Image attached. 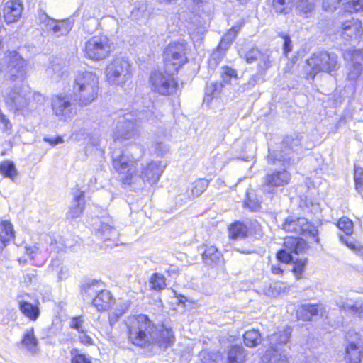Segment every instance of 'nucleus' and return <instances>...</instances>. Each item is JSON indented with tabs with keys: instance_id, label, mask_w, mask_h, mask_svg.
<instances>
[{
	"instance_id": "774afa93",
	"label": "nucleus",
	"mask_w": 363,
	"mask_h": 363,
	"mask_svg": "<svg viewBox=\"0 0 363 363\" xmlns=\"http://www.w3.org/2000/svg\"><path fill=\"white\" fill-rule=\"evenodd\" d=\"M44 140L48 142L50 145L52 146H55L58 144H61L63 143V138L60 136H57L56 138L53 139V138H44Z\"/></svg>"
},
{
	"instance_id": "de8ad7c7",
	"label": "nucleus",
	"mask_w": 363,
	"mask_h": 363,
	"mask_svg": "<svg viewBox=\"0 0 363 363\" xmlns=\"http://www.w3.org/2000/svg\"><path fill=\"white\" fill-rule=\"evenodd\" d=\"M208 186V181L206 179H199L192 183L191 194L198 197L203 194Z\"/></svg>"
},
{
	"instance_id": "a211bd4d",
	"label": "nucleus",
	"mask_w": 363,
	"mask_h": 363,
	"mask_svg": "<svg viewBox=\"0 0 363 363\" xmlns=\"http://www.w3.org/2000/svg\"><path fill=\"white\" fill-rule=\"evenodd\" d=\"M337 62V56L333 52L321 51L313 54L307 60L311 68H335Z\"/></svg>"
},
{
	"instance_id": "0eeeda50",
	"label": "nucleus",
	"mask_w": 363,
	"mask_h": 363,
	"mask_svg": "<svg viewBox=\"0 0 363 363\" xmlns=\"http://www.w3.org/2000/svg\"><path fill=\"white\" fill-rule=\"evenodd\" d=\"M303 137L297 134L286 136L281 144V150L278 152L269 148L267 159L269 161L283 162L285 166L287 163L291 164L296 159H299V155L302 152Z\"/></svg>"
},
{
	"instance_id": "b1692460",
	"label": "nucleus",
	"mask_w": 363,
	"mask_h": 363,
	"mask_svg": "<svg viewBox=\"0 0 363 363\" xmlns=\"http://www.w3.org/2000/svg\"><path fill=\"white\" fill-rule=\"evenodd\" d=\"M114 303L115 298L112 294L109 291L103 289L92 299L93 305L99 311L110 308Z\"/></svg>"
},
{
	"instance_id": "a878e982",
	"label": "nucleus",
	"mask_w": 363,
	"mask_h": 363,
	"mask_svg": "<svg viewBox=\"0 0 363 363\" xmlns=\"http://www.w3.org/2000/svg\"><path fill=\"white\" fill-rule=\"evenodd\" d=\"M103 283L101 281L92 279L85 281L81 287V294L84 300H92L102 289Z\"/></svg>"
},
{
	"instance_id": "9b49d317",
	"label": "nucleus",
	"mask_w": 363,
	"mask_h": 363,
	"mask_svg": "<svg viewBox=\"0 0 363 363\" xmlns=\"http://www.w3.org/2000/svg\"><path fill=\"white\" fill-rule=\"evenodd\" d=\"M186 44L184 41L172 42L163 52L164 64L167 67L180 68L186 61Z\"/></svg>"
},
{
	"instance_id": "a19ab883",
	"label": "nucleus",
	"mask_w": 363,
	"mask_h": 363,
	"mask_svg": "<svg viewBox=\"0 0 363 363\" xmlns=\"http://www.w3.org/2000/svg\"><path fill=\"white\" fill-rule=\"evenodd\" d=\"M0 173L5 177L11 179L13 182L18 174L14 163L9 160H5L0 163Z\"/></svg>"
},
{
	"instance_id": "6e6552de",
	"label": "nucleus",
	"mask_w": 363,
	"mask_h": 363,
	"mask_svg": "<svg viewBox=\"0 0 363 363\" xmlns=\"http://www.w3.org/2000/svg\"><path fill=\"white\" fill-rule=\"evenodd\" d=\"M178 69H155L150 77L152 90L161 95H170L178 89Z\"/></svg>"
},
{
	"instance_id": "473e14b6",
	"label": "nucleus",
	"mask_w": 363,
	"mask_h": 363,
	"mask_svg": "<svg viewBox=\"0 0 363 363\" xmlns=\"http://www.w3.org/2000/svg\"><path fill=\"white\" fill-rule=\"evenodd\" d=\"M343 57L347 62V66L353 68L363 67V52L361 50H347L343 53Z\"/></svg>"
},
{
	"instance_id": "412c9836",
	"label": "nucleus",
	"mask_w": 363,
	"mask_h": 363,
	"mask_svg": "<svg viewBox=\"0 0 363 363\" xmlns=\"http://www.w3.org/2000/svg\"><path fill=\"white\" fill-rule=\"evenodd\" d=\"M342 30V36L346 40L357 39L363 33L361 22L355 18L345 21Z\"/></svg>"
},
{
	"instance_id": "c756f323",
	"label": "nucleus",
	"mask_w": 363,
	"mask_h": 363,
	"mask_svg": "<svg viewBox=\"0 0 363 363\" xmlns=\"http://www.w3.org/2000/svg\"><path fill=\"white\" fill-rule=\"evenodd\" d=\"M49 30H52V33L60 37L67 35L72 28L73 22L70 19H65L62 21H50Z\"/></svg>"
},
{
	"instance_id": "cd10ccee",
	"label": "nucleus",
	"mask_w": 363,
	"mask_h": 363,
	"mask_svg": "<svg viewBox=\"0 0 363 363\" xmlns=\"http://www.w3.org/2000/svg\"><path fill=\"white\" fill-rule=\"evenodd\" d=\"M107 81L110 84L122 85L130 78L129 69H106Z\"/></svg>"
},
{
	"instance_id": "c03bdc74",
	"label": "nucleus",
	"mask_w": 363,
	"mask_h": 363,
	"mask_svg": "<svg viewBox=\"0 0 363 363\" xmlns=\"http://www.w3.org/2000/svg\"><path fill=\"white\" fill-rule=\"evenodd\" d=\"M129 306L130 304L128 301L119 303L117 306L118 308L109 314L108 318L110 324L113 325L116 323L118 318L124 314Z\"/></svg>"
},
{
	"instance_id": "c9c22d12",
	"label": "nucleus",
	"mask_w": 363,
	"mask_h": 363,
	"mask_svg": "<svg viewBox=\"0 0 363 363\" xmlns=\"http://www.w3.org/2000/svg\"><path fill=\"white\" fill-rule=\"evenodd\" d=\"M14 238V230L11 222L4 220L0 223V243L3 247Z\"/></svg>"
},
{
	"instance_id": "6e6d98bb",
	"label": "nucleus",
	"mask_w": 363,
	"mask_h": 363,
	"mask_svg": "<svg viewBox=\"0 0 363 363\" xmlns=\"http://www.w3.org/2000/svg\"><path fill=\"white\" fill-rule=\"evenodd\" d=\"M169 147L162 142H155L153 145L154 154L158 157L164 156L169 152Z\"/></svg>"
},
{
	"instance_id": "393cba45",
	"label": "nucleus",
	"mask_w": 363,
	"mask_h": 363,
	"mask_svg": "<svg viewBox=\"0 0 363 363\" xmlns=\"http://www.w3.org/2000/svg\"><path fill=\"white\" fill-rule=\"evenodd\" d=\"M363 357L361 342H351L345 348V359L347 363H360Z\"/></svg>"
},
{
	"instance_id": "2eb2a0df",
	"label": "nucleus",
	"mask_w": 363,
	"mask_h": 363,
	"mask_svg": "<svg viewBox=\"0 0 363 363\" xmlns=\"http://www.w3.org/2000/svg\"><path fill=\"white\" fill-rule=\"evenodd\" d=\"M284 245L288 250V252L285 249L280 250L277 253V258L279 261L285 264L294 262L291 253L298 255L304 250L306 246V243L303 239L294 237L286 238Z\"/></svg>"
},
{
	"instance_id": "39448f33",
	"label": "nucleus",
	"mask_w": 363,
	"mask_h": 363,
	"mask_svg": "<svg viewBox=\"0 0 363 363\" xmlns=\"http://www.w3.org/2000/svg\"><path fill=\"white\" fill-rule=\"evenodd\" d=\"M112 166L115 171L121 175L124 184H130L134 176L138 175V160L128 150L116 148L111 145Z\"/></svg>"
},
{
	"instance_id": "58836bf2",
	"label": "nucleus",
	"mask_w": 363,
	"mask_h": 363,
	"mask_svg": "<svg viewBox=\"0 0 363 363\" xmlns=\"http://www.w3.org/2000/svg\"><path fill=\"white\" fill-rule=\"evenodd\" d=\"M245 357L243 348L235 345L232 347L228 352L227 363H243Z\"/></svg>"
},
{
	"instance_id": "5fc2aeb1",
	"label": "nucleus",
	"mask_w": 363,
	"mask_h": 363,
	"mask_svg": "<svg viewBox=\"0 0 363 363\" xmlns=\"http://www.w3.org/2000/svg\"><path fill=\"white\" fill-rule=\"evenodd\" d=\"M294 263L293 272L298 279L301 277L302 273L306 267L307 259H296L292 262Z\"/></svg>"
},
{
	"instance_id": "9d476101",
	"label": "nucleus",
	"mask_w": 363,
	"mask_h": 363,
	"mask_svg": "<svg viewBox=\"0 0 363 363\" xmlns=\"http://www.w3.org/2000/svg\"><path fill=\"white\" fill-rule=\"evenodd\" d=\"M111 48L112 44L106 36H94L86 43L85 52L90 59L101 60L109 55Z\"/></svg>"
},
{
	"instance_id": "ddd939ff",
	"label": "nucleus",
	"mask_w": 363,
	"mask_h": 363,
	"mask_svg": "<svg viewBox=\"0 0 363 363\" xmlns=\"http://www.w3.org/2000/svg\"><path fill=\"white\" fill-rule=\"evenodd\" d=\"M285 231L296 234L309 235L314 238L316 242H319L318 238V230L315 226L308 221L306 218L289 216L282 225Z\"/></svg>"
},
{
	"instance_id": "338daca9",
	"label": "nucleus",
	"mask_w": 363,
	"mask_h": 363,
	"mask_svg": "<svg viewBox=\"0 0 363 363\" xmlns=\"http://www.w3.org/2000/svg\"><path fill=\"white\" fill-rule=\"evenodd\" d=\"M33 279H35V274L33 272H28L23 275V282L27 286L31 284Z\"/></svg>"
},
{
	"instance_id": "8fccbe9b",
	"label": "nucleus",
	"mask_w": 363,
	"mask_h": 363,
	"mask_svg": "<svg viewBox=\"0 0 363 363\" xmlns=\"http://www.w3.org/2000/svg\"><path fill=\"white\" fill-rule=\"evenodd\" d=\"M315 6L312 0H301L297 5V9L301 16H307L308 13L311 12Z\"/></svg>"
},
{
	"instance_id": "20e7f679",
	"label": "nucleus",
	"mask_w": 363,
	"mask_h": 363,
	"mask_svg": "<svg viewBox=\"0 0 363 363\" xmlns=\"http://www.w3.org/2000/svg\"><path fill=\"white\" fill-rule=\"evenodd\" d=\"M98 80L92 72H79L73 84L74 99L79 106L90 104L98 94Z\"/></svg>"
},
{
	"instance_id": "dca6fc26",
	"label": "nucleus",
	"mask_w": 363,
	"mask_h": 363,
	"mask_svg": "<svg viewBox=\"0 0 363 363\" xmlns=\"http://www.w3.org/2000/svg\"><path fill=\"white\" fill-rule=\"evenodd\" d=\"M96 236L101 241L109 242L111 244H106L108 247L117 245L118 242V232L112 224L100 221L99 224L95 223L94 226Z\"/></svg>"
},
{
	"instance_id": "f257e3e1",
	"label": "nucleus",
	"mask_w": 363,
	"mask_h": 363,
	"mask_svg": "<svg viewBox=\"0 0 363 363\" xmlns=\"http://www.w3.org/2000/svg\"><path fill=\"white\" fill-rule=\"evenodd\" d=\"M125 325L128 341L135 346L143 347L157 345L160 348L166 349L174 341L171 329L155 325L146 315L129 317Z\"/></svg>"
},
{
	"instance_id": "603ef678",
	"label": "nucleus",
	"mask_w": 363,
	"mask_h": 363,
	"mask_svg": "<svg viewBox=\"0 0 363 363\" xmlns=\"http://www.w3.org/2000/svg\"><path fill=\"white\" fill-rule=\"evenodd\" d=\"M71 363H91L89 357L84 354L80 353L76 348L70 351Z\"/></svg>"
},
{
	"instance_id": "69168bd1",
	"label": "nucleus",
	"mask_w": 363,
	"mask_h": 363,
	"mask_svg": "<svg viewBox=\"0 0 363 363\" xmlns=\"http://www.w3.org/2000/svg\"><path fill=\"white\" fill-rule=\"evenodd\" d=\"M53 74L51 77V79L53 82H59L60 79L64 76H67V72H62V69H52Z\"/></svg>"
},
{
	"instance_id": "f8f14e48",
	"label": "nucleus",
	"mask_w": 363,
	"mask_h": 363,
	"mask_svg": "<svg viewBox=\"0 0 363 363\" xmlns=\"http://www.w3.org/2000/svg\"><path fill=\"white\" fill-rule=\"evenodd\" d=\"M269 163L280 164L284 168L279 170H274L269 172L263 179V184L262 188L263 191L268 193H273L274 190L277 187L284 186L289 184L291 179V174L286 170V167L289 165L287 163L284 166L283 162L269 161Z\"/></svg>"
},
{
	"instance_id": "052dcab7",
	"label": "nucleus",
	"mask_w": 363,
	"mask_h": 363,
	"mask_svg": "<svg viewBox=\"0 0 363 363\" xmlns=\"http://www.w3.org/2000/svg\"><path fill=\"white\" fill-rule=\"evenodd\" d=\"M79 340L80 343L84 345H94V341L92 338L87 335V330L85 329V332L79 333Z\"/></svg>"
},
{
	"instance_id": "7c9ffc66",
	"label": "nucleus",
	"mask_w": 363,
	"mask_h": 363,
	"mask_svg": "<svg viewBox=\"0 0 363 363\" xmlns=\"http://www.w3.org/2000/svg\"><path fill=\"white\" fill-rule=\"evenodd\" d=\"M246 61L247 63H252L255 61L259 62V66H266L270 67L272 66L270 64L269 61V55L268 52H261L257 48H252L247 54H246Z\"/></svg>"
},
{
	"instance_id": "5701e85b",
	"label": "nucleus",
	"mask_w": 363,
	"mask_h": 363,
	"mask_svg": "<svg viewBox=\"0 0 363 363\" xmlns=\"http://www.w3.org/2000/svg\"><path fill=\"white\" fill-rule=\"evenodd\" d=\"M323 308L319 304H303L296 311V315L299 320L310 321L315 315L320 313L323 315Z\"/></svg>"
},
{
	"instance_id": "680f3d73",
	"label": "nucleus",
	"mask_w": 363,
	"mask_h": 363,
	"mask_svg": "<svg viewBox=\"0 0 363 363\" xmlns=\"http://www.w3.org/2000/svg\"><path fill=\"white\" fill-rule=\"evenodd\" d=\"M113 66L115 68H129L130 65L125 57H118L114 60Z\"/></svg>"
},
{
	"instance_id": "bf43d9fd",
	"label": "nucleus",
	"mask_w": 363,
	"mask_h": 363,
	"mask_svg": "<svg viewBox=\"0 0 363 363\" xmlns=\"http://www.w3.org/2000/svg\"><path fill=\"white\" fill-rule=\"evenodd\" d=\"M348 235L347 236H343L342 235H340L339 237H340V241L345 244L350 249L355 251V250H357L359 249L358 247V245L357 244V242L355 241H354L353 240L350 239V238L347 237Z\"/></svg>"
},
{
	"instance_id": "c85d7f7f",
	"label": "nucleus",
	"mask_w": 363,
	"mask_h": 363,
	"mask_svg": "<svg viewBox=\"0 0 363 363\" xmlns=\"http://www.w3.org/2000/svg\"><path fill=\"white\" fill-rule=\"evenodd\" d=\"M201 251L202 258L203 262L208 265L218 264L222 258L220 252L213 245H205L199 248Z\"/></svg>"
},
{
	"instance_id": "bb28decb",
	"label": "nucleus",
	"mask_w": 363,
	"mask_h": 363,
	"mask_svg": "<svg viewBox=\"0 0 363 363\" xmlns=\"http://www.w3.org/2000/svg\"><path fill=\"white\" fill-rule=\"evenodd\" d=\"M26 66V60L16 51H10L0 60V67L11 68H23Z\"/></svg>"
},
{
	"instance_id": "0e129e2a",
	"label": "nucleus",
	"mask_w": 363,
	"mask_h": 363,
	"mask_svg": "<svg viewBox=\"0 0 363 363\" xmlns=\"http://www.w3.org/2000/svg\"><path fill=\"white\" fill-rule=\"evenodd\" d=\"M39 21L41 23H44L48 30L50 21H53L54 19L50 18L45 12H40L39 13Z\"/></svg>"
},
{
	"instance_id": "4be33fe9",
	"label": "nucleus",
	"mask_w": 363,
	"mask_h": 363,
	"mask_svg": "<svg viewBox=\"0 0 363 363\" xmlns=\"http://www.w3.org/2000/svg\"><path fill=\"white\" fill-rule=\"evenodd\" d=\"M84 207V193L77 190L74 193V199L72 202L69 209L67 213V218L69 219H75L81 216Z\"/></svg>"
},
{
	"instance_id": "f03ea898",
	"label": "nucleus",
	"mask_w": 363,
	"mask_h": 363,
	"mask_svg": "<svg viewBox=\"0 0 363 363\" xmlns=\"http://www.w3.org/2000/svg\"><path fill=\"white\" fill-rule=\"evenodd\" d=\"M7 77L14 86L6 92L4 101L16 114L28 116L43 104V96L38 93L32 94L23 83L27 77L26 69H9Z\"/></svg>"
},
{
	"instance_id": "72a5a7b5",
	"label": "nucleus",
	"mask_w": 363,
	"mask_h": 363,
	"mask_svg": "<svg viewBox=\"0 0 363 363\" xmlns=\"http://www.w3.org/2000/svg\"><path fill=\"white\" fill-rule=\"evenodd\" d=\"M337 305L342 309L363 318V301H346L337 303Z\"/></svg>"
},
{
	"instance_id": "e2e57ef3",
	"label": "nucleus",
	"mask_w": 363,
	"mask_h": 363,
	"mask_svg": "<svg viewBox=\"0 0 363 363\" xmlns=\"http://www.w3.org/2000/svg\"><path fill=\"white\" fill-rule=\"evenodd\" d=\"M62 267V261L59 258L52 259L48 269L52 272L58 271L60 268Z\"/></svg>"
},
{
	"instance_id": "1a4fd4ad",
	"label": "nucleus",
	"mask_w": 363,
	"mask_h": 363,
	"mask_svg": "<svg viewBox=\"0 0 363 363\" xmlns=\"http://www.w3.org/2000/svg\"><path fill=\"white\" fill-rule=\"evenodd\" d=\"M72 94H60L52 98V108L59 120L66 121L76 113L77 101H73Z\"/></svg>"
},
{
	"instance_id": "ea45409f",
	"label": "nucleus",
	"mask_w": 363,
	"mask_h": 363,
	"mask_svg": "<svg viewBox=\"0 0 363 363\" xmlns=\"http://www.w3.org/2000/svg\"><path fill=\"white\" fill-rule=\"evenodd\" d=\"M244 206L251 211L257 212L261 208V202L253 190L247 191Z\"/></svg>"
},
{
	"instance_id": "37998d69",
	"label": "nucleus",
	"mask_w": 363,
	"mask_h": 363,
	"mask_svg": "<svg viewBox=\"0 0 363 363\" xmlns=\"http://www.w3.org/2000/svg\"><path fill=\"white\" fill-rule=\"evenodd\" d=\"M150 286L157 291L164 289L166 287L164 277L157 272L152 274L150 279Z\"/></svg>"
},
{
	"instance_id": "aec40b11",
	"label": "nucleus",
	"mask_w": 363,
	"mask_h": 363,
	"mask_svg": "<svg viewBox=\"0 0 363 363\" xmlns=\"http://www.w3.org/2000/svg\"><path fill=\"white\" fill-rule=\"evenodd\" d=\"M342 2L345 9L350 13L363 11V0H323V7L326 11H333Z\"/></svg>"
},
{
	"instance_id": "f3484780",
	"label": "nucleus",
	"mask_w": 363,
	"mask_h": 363,
	"mask_svg": "<svg viewBox=\"0 0 363 363\" xmlns=\"http://www.w3.org/2000/svg\"><path fill=\"white\" fill-rule=\"evenodd\" d=\"M166 164L162 162L150 161L142 167L138 176L143 179L144 182H148L150 184H157L159 181L162 172L165 169Z\"/></svg>"
},
{
	"instance_id": "49530a36",
	"label": "nucleus",
	"mask_w": 363,
	"mask_h": 363,
	"mask_svg": "<svg viewBox=\"0 0 363 363\" xmlns=\"http://www.w3.org/2000/svg\"><path fill=\"white\" fill-rule=\"evenodd\" d=\"M293 0H273V6L277 13H288L291 10Z\"/></svg>"
},
{
	"instance_id": "4468645a",
	"label": "nucleus",
	"mask_w": 363,
	"mask_h": 363,
	"mask_svg": "<svg viewBox=\"0 0 363 363\" xmlns=\"http://www.w3.org/2000/svg\"><path fill=\"white\" fill-rule=\"evenodd\" d=\"M223 82H210L207 84L205 91L204 102L209 103L213 98L218 97L222 91L225 84H234L238 83V74L235 69H224L220 72Z\"/></svg>"
},
{
	"instance_id": "f704fd0d",
	"label": "nucleus",
	"mask_w": 363,
	"mask_h": 363,
	"mask_svg": "<svg viewBox=\"0 0 363 363\" xmlns=\"http://www.w3.org/2000/svg\"><path fill=\"white\" fill-rule=\"evenodd\" d=\"M242 23H238L230 28L228 32L222 38L218 47L223 50L227 51L235 39L237 34L240 31Z\"/></svg>"
},
{
	"instance_id": "2f4dec72",
	"label": "nucleus",
	"mask_w": 363,
	"mask_h": 363,
	"mask_svg": "<svg viewBox=\"0 0 363 363\" xmlns=\"http://www.w3.org/2000/svg\"><path fill=\"white\" fill-rule=\"evenodd\" d=\"M18 307L20 311L30 320H36L40 315V311L37 304H33L25 301H20L18 302Z\"/></svg>"
},
{
	"instance_id": "79ce46f5",
	"label": "nucleus",
	"mask_w": 363,
	"mask_h": 363,
	"mask_svg": "<svg viewBox=\"0 0 363 363\" xmlns=\"http://www.w3.org/2000/svg\"><path fill=\"white\" fill-rule=\"evenodd\" d=\"M243 340L246 346L253 347L261 342V335L258 330H248L243 335Z\"/></svg>"
},
{
	"instance_id": "4d7b16f0",
	"label": "nucleus",
	"mask_w": 363,
	"mask_h": 363,
	"mask_svg": "<svg viewBox=\"0 0 363 363\" xmlns=\"http://www.w3.org/2000/svg\"><path fill=\"white\" fill-rule=\"evenodd\" d=\"M199 358L201 363H217L216 355L214 353L203 350L199 353Z\"/></svg>"
},
{
	"instance_id": "3c124183",
	"label": "nucleus",
	"mask_w": 363,
	"mask_h": 363,
	"mask_svg": "<svg viewBox=\"0 0 363 363\" xmlns=\"http://www.w3.org/2000/svg\"><path fill=\"white\" fill-rule=\"evenodd\" d=\"M337 225L346 235H350L353 232V223L347 217H342L338 220Z\"/></svg>"
},
{
	"instance_id": "864d4df0",
	"label": "nucleus",
	"mask_w": 363,
	"mask_h": 363,
	"mask_svg": "<svg viewBox=\"0 0 363 363\" xmlns=\"http://www.w3.org/2000/svg\"><path fill=\"white\" fill-rule=\"evenodd\" d=\"M354 180L355 182V187L358 192L363 189V169L354 166Z\"/></svg>"
},
{
	"instance_id": "09e8293b",
	"label": "nucleus",
	"mask_w": 363,
	"mask_h": 363,
	"mask_svg": "<svg viewBox=\"0 0 363 363\" xmlns=\"http://www.w3.org/2000/svg\"><path fill=\"white\" fill-rule=\"evenodd\" d=\"M225 50H223L218 48L216 50L213 52V53L211 55V57L208 60V67L209 68H215L218 67L221 62L222 59L223 58Z\"/></svg>"
},
{
	"instance_id": "7ed1b4c3",
	"label": "nucleus",
	"mask_w": 363,
	"mask_h": 363,
	"mask_svg": "<svg viewBox=\"0 0 363 363\" xmlns=\"http://www.w3.org/2000/svg\"><path fill=\"white\" fill-rule=\"evenodd\" d=\"M158 115L152 109L134 111L124 113L120 111L116 119L115 128L113 130V144L116 146L121 140H130L139 135L138 127L144 121L155 123Z\"/></svg>"
},
{
	"instance_id": "423d86ee",
	"label": "nucleus",
	"mask_w": 363,
	"mask_h": 363,
	"mask_svg": "<svg viewBox=\"0 0 363 363\" xmlns=\"http://www.w3.org/2000/svg\"><path fill=\"white\" fill-rule=\"evenodd\" d=\"M291 333L292 328L286 326L277 329L268 337L270 349L267 350L262 357L263 363H288L287 357L282 353L281 347L289 342Z\"/></svg>"
},
{
	"instance_id": "13d9d810",
	"label": "nucleus",
	"mask_w": 363,
	"mask_h": 363,
	"mask_svg": "<svg viewBox=\"0 0 363 363\" xmlns=\"http://www.w3.org/2000/svg\"><path fill=\"white\" fill-rule=\"evenodd\" d=\"M281 290L282 287L281 283H274L269 285L268 289L264 291V294L269 296H276Z\"/></svg>"
},
{
	"instance_id": "4c0bfd02",
	"label": "nucleus",
	"mask_w": 363,
	"mask_h": 363,
	"mask_svg": "<svg viewBox=\"0 0 363 363\" xmlns=\"http://www.w3.org/2000/svg\"><path fill=\"white\" fill-rule=\"evenodd\" d=\"M21 343L28 350L35 352L38 346V339L34 335V329L33 328H28L23 335Z\"/></svg>"
},
{
	"instance_id": "e433bc0d",
	"label": "nucleus",
	"mask_w": 363,
	"mask_h": 363,
	"mask_svg": "<svg viewBox=\"0 0 363 363\" xmlns=\"http://www.w3.org/2000/svg\"><path fill=\"white\" fill-rule=\"evenodd\" d=\"M248 228L242 222H235L229 227V236L233 240H241L247 237Z\"/></svg>"
},
{
	"instance_id": "6ab92c4d",
	"label": "nucleus",
	"mask_w": 363,
	"mask_h": 363,
	"mask_svg": "<svg viewBox=\"0 0 363 363\" xmlns=\"http://www.w3.org/2000/svg\"><path fill=\"white\" fill-rule=\"evenodd\" d=\"M23 9V4L20 0H9L6 1L3 8V16L7 23H12L18 21Z\"/></svg>"
},
{
	"instance_id": "a18cd8bd",
	"label": "nucleus",
	"mask_w": 363,
	"mask_h": 363,
	"mask_svg": "<svg viewBox=\"0 0 363 363\" xmlns=\"http://www.w3.org/2000/svg\"><path fill=\"white\" fill-rule=\"evenodd\" d=\"M84 315H77L69 318V327L71 329L76 330L78 333L85 332V325H84Z\"/></svg>"
}]
</instances>
